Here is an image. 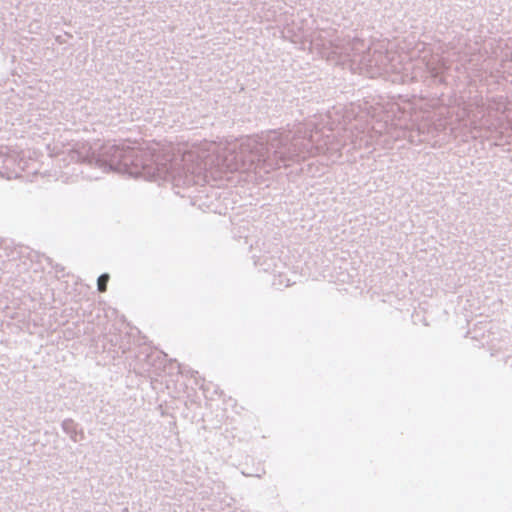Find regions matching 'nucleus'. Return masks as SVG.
<instances>
[{"label": "nucleus", "instance_id": "1", "mask_svg": "<svg viewBox=\"0 0 512 512\" xmlns=\"http://www.w3.org/2000/svg\"><path fill=\"white\" fill-rule=\"evenodd\" d=\"M109 281V275L108 274H102L97 281L98 290L100 292H105L107 289V283Z\"/></svg>", "mask_w": 512, "mask_h": 512}]
</instances>
